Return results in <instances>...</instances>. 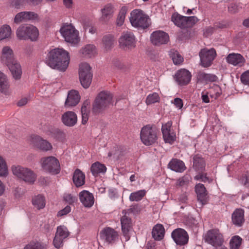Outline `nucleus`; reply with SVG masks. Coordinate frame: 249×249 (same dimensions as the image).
I'll return each mask as SVG.
<instances>
[{
  "instance_id": "a18cd8bd",
  "label": "nucleus",
  "mask_w": 249,
  "mask_h": 249,
  "mask_svg": "<svg viewBox=\"0 0 249 249\" xmlns=\"http://www.w3.org/2000/svg\"><path fill=\"white\" fill-rule=\"evenodd\" d=\"M55 234L65 239L69 236L70 233L66 227L60 226L57 227Z\"/></svg>"
},
{
  "instance_id": "dca6fc26",
  "label": "nucleus",
  "mask_w": 249,
  "mask_h": 249,
  "mask_svg": "<svg viewBox=\"0 0 249 249\" xmlns=\"http://www.w3.org/2000/svg\"><path fill=\"white\" fill-rule=\"evenodd\" d=\"M31 143L36 148L44 151L51 150L53 148L51 143L38 136H32Z\"/></svg>"
},
{
  "instance_id": "052dcab7",
  "label": "nucleus",
  "mask_w": 249,
  "mask_h": 249,
  "mask_svg": "<svg viewBox=\"0 0 249 249\" xmlns=\"http://www.w3.org/2000/svg\"><path fill=\"white\" fill-rule=\"evenodd\" d=\"M197 195V199L201 203L202 205L206 204L207 202V193L198 194Z\"/></svg>"
},
{
  "instance_id": "774afa93",
  "label": "nucleus",
  "mask_w": 249,
  "mask_h": 249,
  "mask_svg": "<svg viewBox=\"0 0 249 249\" xmlns=\"http://www.w3.org/2000/svg\"><path fill=\"white\" fill-rule=\"evenodd\" d=\"M114 66L118 69H123L124 68V64L119 61H116L114 63Z\"/></svg>"
},
{
  "instance_id": "f8f14e48",
  "label": "nucleus",
  "mask_w": 249,
  "mask_h": 249,
  "mask_svg": "<svg viewBox=\"0 0 249 249\" xmlns=\"http://www.w3.org/2000/svg\"><path fill=\"white\" fill-rule=\"evenodd\" d=\"M216 52L214 48L202 49L199 53L201 65L203 67H209L213 63L216 56Z\"/></svg>"
},
{
  "instance_id": "9b49d317",
  "label": "nucleus",
  "mask_w": 249,
  "mask_h": 249,
  "mask_svg": "<svg viewBox=\"0 0 249 249\" xmlns=\"http://www.w3.org/2000/svg\"><path fill=\"white\" fill-rule=\"evenodd\" d=\"M172 20L176 25L181 28L192 27L198 21L197 18L195 16L184 17L178 14H174Z\"/></svg>"
},
{
  "instance_id": "bf43d9fd",
  "label": "nucleus",
  "mask_w": 249,
  "mask_h": 249,
  "mask_svg": "<svg viewBox=\"0 0 249 249\" xmlns=\"http://www.w3.org/2000/svg\"><path fill=\"white\" fill-rule=\"evenodd\" d=\"M55 138L59 141H62L65 139L66 134L62 130H57L54 133Z\"/></svg>"
},
{
  "instance_id": "7ed1b4c3",
  "label": "nucleus",
  "mask_w": 249,
  "mask_h": 249,
  "mask_svg": "<svg viewBox=\"0 0 249 249\" xmlns=\"http://www.w3.org/2000/svg\"><path fill=\"white\" fill-rule=\"evenodd\" d=\"M113 95L107 91L100 92L96 97L92 107V112L94 114H99L108 107L113 104Z\"/></svg>"
},
{
  "instance_id": "8fccbe9b",
  "label": "nucleus",
  "mask_w": 249,
  "mask_h": 249,
  "mask_svg": "<svg viewBox=\"0 0 249 249\" xmlns=\"http://www.w3.org/2000/svg\"><path fill=\"white\" fill-rule=\"evenodd\" d=\"M125 14L126 11L125 8H122L120 11L117 19L116 23L117 25L120 26L123 25L125 19Z\"/></svg>"
},
{
  "instance_id": "ea45409f",
  "label": "nucleus",
  "mask_w": 249,
  "mask_h": 249,
  "mask_svg": "<svg viewBox=\"0 0 249 249\" xmlns=\"http://www.w3.org/2000/svg\"><path fill=\"white\" fill-rule=\"evenodd\" d=\"M26 168L18 165H14L11 167L12 172L14 176L21 179Z\"/></svg>"
},
{
  "instance_id": "423d86ee",
  "label": "nucleus",
  "mask_w": 249,
  "mask_h": 249,
  "mask_svg": "<svg viewBox=\"0 0 249 249\" xmlns=\"http://www.w3.org/2000/svg\"><path fill=\"white\" fill-rule=\"evenodd\" d=\"M140 139L142 143L146 146L155 144L158 140L156 128L150 124L143 126L140 132Z\"/></svg>"
},
{
  "instance_id": "b1692460",
  "label": "nucleus",
  "mask_w": 249,
  "mask_h": 249,
  "mask_svg": "<svg viewBox=\"0 0 249 249\" xmlns=\"http://www.w3.org/2000/svg\"><path fill=\"white\" fill-rule=\"evenodd\" d=\"M232 223L237 226H241L245 221L244 211L241 209H236L231 216Z\"/></svg>"
},
{
  "instance_id": "f03ea898",
  "label": "nucleus",
  "mask_w": 249,
  "mask_h": 249,
  "mask_svg": "<svg viewBox=\"0 0 249 249\" xmlns=\"http://www.w3.org/2000/svg\"><path fill=\"white\" fill-rule=\"evenodd\" d=\"M0 60L7 66L16 79L20 78L22 71L20 64L15 60L13 50L10 46H5L0 51Z\"/></svg>"
},
{
  "instance_id": "473e14b6",
  "label": "nucleus",
  "mask_w": 249,
  "mask_h": 249,
  "mask_svg": "<svg viewBox=\"0 0 249 249\" xmlns=\"http://www.w3.org/2000/svg\"><path fill=\"white\" fill-rule=\"evenodd\" d=\"M83 55L87 57H92L97 54V50L93 45L88 44L81 50Z\"/></svg>"
},
{
  "instance_id": "49530a36",
  "label": "nucleus",
  "mask_w": 249,
  "mask_h": 249,
  "mask_svg": "<svg viewBox=\"0 0 249 249\" xmlns=\"http://www.w3.org/2000/svg\"><path fill=\"white\" fill-rule=\"evenodd\" d=\"M159 100L160 97L158 94L155 92L151 94H149L147 97L145 102L147 105H150L158 102Z\"/></svg>"
},
{
  "instance_id": "a878e982",
  "label": "nucleus",
  "mask_w": 249,
  "mask_h": 249,
  "mask_svg": "<svg viewBox=\"0 0 249 249\" xmlns=\"http://www.w3.org/2000/svg\"><path fill=\"white\" fill-rule=\"evenodd\" d=\"M0 91L5 95L10 93V85L6 76L0 71Z\"/></svg>"
},
{
  "instance_id": "ddd939ff",
  "label": "nucleus",
  "mask_w": 249,
  "mask_h": 249,
  "mask_svg": "<svg viewBox=\"0 0 249 249\" xmlns=\"http://www.w3.org/2000/svg\"><path fill=\"white\" fill-rule=\"evenodd\" d=\"M119 45L124 50H130L136 46V40L134 35L131 32L124 33L119 38Z\"/></svg>"
},
{
  "instance_id": "5701e85b",
  "label": "nucleus",
  "mask_w": 249,
  "mask_h": 249,
  "mask_svg": "<svg viewBox=\"0 0 249 249\" xmlns=\"http://www.w3.org/2000/svg\"><path fill=\"white\" fill-rule=\"evenodd\" d=\"M101 233L105 240L109 243H114L118 238L119 236L118 232L110 227L105 228L102 231Z\"/></svg>"
},
{
  "instance_id": "c03bdc74",
  "label": "nucleus",
  "mask_w": 249,
  "mask_h": 249,
  "mask_svg": "<svg viewBox=\"0 0 249 249\" xmlns=\"http://www.w3.org/2000/svg\"><path fill=\"white\" fill-rule=\"evenodd\" d=\"M8 174V170L6 161L0 156V177H6Z\"/></svg>"
},
{
  "instance_id": "09e8293b",
  "label": "nucleus",
  "mask_w": 249,
  "mask_h": 249,
  "mask_svg": "<svg viewBox=\"0 0 249 249\" xmlns=\"http://www.w3.org/2000/svg\"><path fill=\"white\" fill-rule=\"evenodd\" d=\"M24 249H45V247L38 242L33 241L27 244Z\"/></svg>"
},
{
  "instance_id": "0e129e2a",
  "label": "nucleus",
  "mask_w": 249,
  "mask_h": 249,
  "mask_svg": "<svg viewBox=\"0 0 249 249\" xmlns=\"http://www.w3.org/2000/svg\"><path fill=\"white\" fill-rule=\"evenodd\" d=\"M127 211L129 213L137 214L140 212L141 209L138 205H135L131 206V207L127 210Z\"/></svg>"
},
{
  "instance_id": "c9c22d12",
  "label": "nucleus",
  "mask_w": 249,
  "mask_h": 249,
  "mask_svg": "<svg viewBox=\"0 0 249 249\" xmlns=\"http://www.w3.org/2000/svg\"><path fill=\"white\" fill-rule=\"evenodd\" d=\"M32 203L38 210L42 209L45 206L44 197L41 195L36 196L33 198Z\"/></svg>"
},
{
  "instance_id": "6e6d98bb",
  "label": "nucleus",
  "mask_w": 249,
  "mask_h": 249,
  "mask_svg": "<svg viewBox=\"0 0 249 249\" xmlns=\"http://www.w3.org/2000/svg\"><path fill=\"white\" fill-rule=\"evenodd\" d=\"M241 81L244 84L249 85V70L246 71L241 75Z\"/></svg>"
},
{
  "instance_id": "e433bc0d",
  "label": "nucleus",
  "mask_w": 249,
  "mask_h": 249,
  "mask_svg": "<svg viewBox=\"0 0 249 249\" xmlns=\"http://www.w3.org/2000/svg\"><path fill=\"white\" fill-rule=\"evenodd\" d=\"M124 155L122 149L117 146L113 147L108 153L109 157H112L116 160L120 159Z\"/></svg>"
},
{
  "instance_id": "a19ab883",
  "label": "nucleus",
  "mask_w": 249,
  "mask_h": 249,
  "mask_svg": "<svg viewBox=\"0 0 249 249\" xmlns=\"http://www.w3.org/2000/svg\"><path fill=\"white\" fill-rule=\"evenodd\" d=\"M114 38L111 35H107L104 36L103 43L106 50L110 49L113 45Z\"/></svg>"
},
{
  "instance_id": "4468645a",
  "label": "nucleus",
  "mask_w": 249,
  "mask_h": 249,
  "mask_svg": "<svg viewBox=\"0 0 249 249\" xmlns=\"http://www.w3.org/2000/svg\"><path fill=\"white\" fill-rule=\"evenodd\" d=\"M151 43L155 46L167 44L169 41L168 34L162 31L157 30L153 32L150 36Z\"/></svg>"
},
{
  "instance_id": "9d476101",
  "label": "nucleus",
  "mask_w": 249,
  "mask_h": 249,
  "mask_svg": "<svg viewBox=\"0 0 249 249\" xmlns=\"http://www.w3.org/2000/svg\"><path fill=\"white\" fill-rule=\"evenodd\" d=\"M204 239L206 242L215 248L221 247L224 242L223 234L217 229L208 231Z\"/></svg>"
},
{
  "instance_id": "69168bd1",
  "label": "nucleus",
  "mask_w": 249,
  "mask_h": 249,
  "mask_svg": "<svg viewBox=\"0 0 249 249\" xmlns=\"http://www.w3.org/2000/svg\"><path fill=\"white\" fill-rule=\"evenodd\" d=\"M173 103L174 105L179 109H181L183 105L182 100L179 98H176L174 99Z\"/></svg>"
},
{
  "instance_id": "72a5a7b5",
  "label": "nucleus",
  "mask_w": 249,
  "mask_h": 249,
  "mask_svg": "<svg viewBox=\"0 0 249 249\" xmlns=\"http://www.w3.org/2000/svg\"><path fill=\"white\" fill-rule=\"evenodd\" d=\"M193 166L196 170L202 171L205 167L204 160L198 155H195L193 158Z\"/></svg>"
},
{
  "instance_id": "2eb2a0df",
  "label": "nucleus",
  "mask_w": 249,
  "mask_h": 249,
  "mask_svg": "<svg viewBox=\"0 0 249 249\" xmlns=\"http://www.w3.org/2000/svg\"><path fill=\"white\" fill-rule=\"evenodd\" d=\"M172 237L177 244L182 246L188 242L189 236L187 232L183 229L178 228L174 230Z\"/></svg>"
},
{
  "instance_id": "de8ad7c7",
  "label": "nucleus",
  "mask_w": 249,
  "mask_h": 249,
  "mask_svg": "<svg viewBox=\"0 0 249 249\" xmlns=\"http://www.w3.org/2000/svg\"><path fill=\"white\" fill-rule=\"evenodd\" d=\"M200 78L206 82H214L216 81L217 78L213 74H208L205 73H201L199 75Z\"/></svg>"
},
{
  "instance_id": "f257e3e1",
  "label": "nucleus",
  "mask_w": 249,
  "mask_h": 249,
  "mask_svg": "<svg viewBox=\"0 0 249 249\" xmlns=\"http://www.w3.org/2000/svg\"><path fill=\"white\" fill-rule=\"evenodd\" d=\"M70 62L69 53L63 49L55 48L50 51L47 63L53 69L65 71Z\"/></svg>"
},
{
  "instance_id": "bb28decb",
  "label": "nucleus",
  "mask_w": 249,
  "mask_h": 249,
  "mask_svg": "<svg viewBox=\"0 0 249 249\" xmlns=\"http://www.w3.org/2000/svg\"><path fill=\"white\" fill-rule=\"evenodd\" d=\"M90 101L86 100L83 102L81 107L82 123L83 124H86L88 121L90 112Z\"/></svg>"
},
{
  "instance_id": "39448f33",
  "label": "nucleus",
  "mask_w": 249,
  "mask_h": 249,
  "mask_svg": "<svg viewBox=\"0 0 249 249\" xmlns=\"http://www.w3.org/2000/svg\"><path fill=\"white\" fill-rule=\"evenodd\" d=\"M130 21L134 27L147 28L150 25L149 17L142 10L135 9L130 13Z\"/></svg>"
},
{
  "instance_id": "37998d69",
  "label": "nucleus",
  "mask_w": 249,
  "mask_h": 249,
  "mask_svg": "<svg viewBox=\"0 0 249 249\" xmlns=\"http://www.w3.org/2000/svg\"><path fill=\"white\" fill-rule=\"evenodd\" d=\"M242 241V238L239 236L232 237L230 242L231 249H239Z\"/></svg>"
},
{
  "instance_id": "603ef678",
  "label": "nucleus",
  "mask_w": 249,
  "mask_h": 249,
  "mask_svg": "<svg viewBox=\"0 0 249 249\" xmlns=\"http://www.w3.org/2000/svg\"><path fill=\"white\" fill-rule=\"evenodd\" d=\"M189 182V179L187 177L184 176L179 178L177 182L176 186L180 187L187 185Z\"/></svg>"
},
{
  "instance_id": "79ce46f5",
  "label": "nucleus",
  "mask_w": 249,
  "mask_h": 249,
  "mask_svg": "<svg viewBox=\"0 0 249 249\" xmlns=\"http://www.w3.org/2000/svg\"><path fill=\"white\" fill-rule=\"evenodd\" d=\"M145 195L144 190H140L131 193L129 196V199L131 201H138L141 200Z\"/></svg>"
},
{
  "instance_id": "cd10ccee",
  "label": "nucleus",
  "mask_w": 249,
  "mask_h": 249,
  "mask_svg": "<svg viewBox=\"0 0 249 249\" xmlns=\"http://www.w3.org/2000/svg\"><path fill=\"white\" fill-rule=\"evenodd\" d=\"M168 166L171 170L177 172L181 173L186 169L184 163L177 159H172L170 161Z\"/></svg>"
},
{
  "instance_id": "58836bf2",
  "label": "nucleus",
  "mask_w": 249,
  "mask_h": 249,
  "mask_svg": "<svg viewBox=\"0 0 249 249\" xmlns=\"http://www.w3.org/2000/svg\"><path fill=\"white\" fill-rule=\"evenodd\" d=\"M170 55L175 65H180L183 62V57L177 51L172 50L170 51Z\"/></svg>"
},
{
  "instance_id": "c85d7f7f",
  "label": "nucleus",
  "mask_w": 249,
  "mask_h": 249,
  "mask_svg": "<svg viewBox=\"0 0 249 249\" xmlns=\"http://www.w3.org/2000/svg\"><path fill=\"white\" fill-rule=\"evenodd\" d=\"M85 174L79 169L75 170L73 175V181L76 187H80L85 183Z\"/></svg>"
},
{
  "instance_id": "7c9ffc66",
  "label": "nucleus",
  "mask_w": 249,
  "mask_h": 249,
  "mask_svg": "<svg viewBox=\"0 0 249 249\" xmlns=\"http://www.w3.org/2000/svg\"><path fill=\"white\" fill-rule=\"evenodd\" d=\"M12 32L9 25L5 24L0 28V41L11 38Z\"/></svg>"
},
{
  "instance_id": "f704fd0d",
  "label": "nucleus",
  "mask_w": 249,
  "mask_h": 249,
  "mask_svg": "<svg viewBox=\"0 0 249 249\" xmlns=\"http://www.w3.org/2000/svg\"><path fill=\"white\" fill-rule=\"evenodd\" d=\"M106 170V166L98 161L93 163L90 168L92 174L95 176H97L99 174L105 173Z\"/></svg>"
},
{
  "instance_id": "5fc2aeb1",
  "label": "nucleus",
  "mask_w": 249,
  "mask_h": 249,
  "mask_svg": "<svg viewBox=\"0 0 249 249\" xmlns=\"http://www.w3.org/2000/svg\"><path fill=\"white\" fill-rule=\"evenodd\" d=\"M63 238H61L55 234L53 241V243L55 247L57 249L61 248L63 245Z\"/></svg>"
},
{
  "instance_id": "c756f323",
  "label": "nucleus",
  "mask_w": 249,
  "mask_h": 249,
  "mask_svg": "<svg viewBox=\"0 0 249 249\" xmlns=\"http://www.w3.org/2000/svg\"><path fill=\"white\" fill-rule=\"evenodd\" d=\"M164 228L161 224H157L153 229L152 234V237L156 240H161L164 235Z\"/></svg>"
},
{
  "instance_id": "393cba45",
  "label": "nucleus",
  "mask_w": 249,
  "mask_h": 249,
  "mask_svg": "<svg viewBox=\"0 0 249 249\" xmlns=\"http://www.w3.org/2000/svg\"><path fill=\"white\" fill-rule=\"evenodd\" d=\"M226 61L228 63L234 66H242L244 63L245 59L240 54L232 53L227 56Z\"/></svg>"
},
{
  "instance_id": "680f3d73",
  "label": "nucleus",
  "mask_w": 249,
  "mask_h": 249,
  "mask_svg": "<svg viewBox=\"0 0 249 249\" xmlns=\"http://www.w3.org/2000/svg\"><path fill=\"white\" fill-rule=\"evenodd\" d=\"M195 179L196 180H201L203 182H206L209 180V178L207 177V174L204 173H201L196 175L195 177Z\"/></svg>"
},
{
  "instance_id": "4c0bfd02",
  "label": "nucleus",
  "mask_w": 249,
  "mask_h": 249,
  "mask_svg": "<svg viewBox=\"0 0 249 249\" xmlns=\"http://www.w3.org/2000/svg\"><path fill=\"white\" fill-rule=\"evenodd\" d=\"M112 12V8L110 5H107L105 6L102 9L101 20L104 22L108 21L111 17Z\"/></svg>"
},
{
  "instance_id": "3c124183",
  "label": "nucleus",
  "mask_w": 249,
  "mask_h": 249,
  "mask_svg": "<svg viewBox=\"0 0 249 249\" xmlns=\"http://www.w3.org/2000/svg\"><path fill=\"white\" fill-rule=\"evenodd\" d=\"M64 200L70 205H71L77 201V197L71 194H65L63 196Z\"/></svg>"
},
{
  "instance_id": "aec40b11",
  "label": "nucleus",
  "mask_w": 249,
  "mask_h": 249,
  "mask_svg": "<svg viewBox=\"0 0 249 249\" xmlns=\"http://www.w3.org/2000/svg\"><path fill=\"white\" fill-rule=\"evenodd\" d=\"M176 79L180 85H186L190 82L191 79V73L185 69L178 71L176 74Z\"/></svg>"
},
{
  "instance_id": "412c9836",
  "label": "nucleus",
  "mask_w": 249,
  "mask_h": 249,
  "mask_svg": "<svg viewBox=\"0 0 249 249\" xmlns=\"http://www.w3.org/2000/svg\"><path fill=\"white\" fill-rule=\"evenodd\" d=\"M61 121L65 125L71 127L77 123V116L75 112L68 111L62 115Z\"/></svg>"
},
{
  "instance_id": "6ab92c4d",
  "label": "nucleus",
  "mask_w": 249,
  "mask_h": 249,
  "mask_svg": "<svg viewBox=\"0 0 249 249\" xmlns=\"http://www.w3.org/2000/svg\"><path fill=\"white\" fill-rule=\"evenodd\" d=\"M172 124L171 122H168L162 126L161 128L164 140L166 142L170 143H172L176 139V135L171 131Z\"/></svg>"
},
{
  "instance_id": "13d9d810",
  "label": "nucleus",
  "mask_w": 249,
  "mask_h": 249,
  "mask_svg": "<svg viewBox=\"0 0 249 249\" xmlns=\"http://www.w3.org/2000/svg\"><path fill=\"white\" fill-rule=\"evenodd\" d=\"M196 192L197 195L206 193V190L204 185L199 183L196 186Z\"/></svg>"
},
{
  "instance_id": "4d7b16f0",
  "label": "nucleus",
  "mask_w": 249,
  "mask_h": 249,
  "mask_svg": "<svg viewBox=\"0 0 249 249\" xmlns=\"http://www.w3.org/2000/svg\"><path fill=\"white\" fill-rule=\"evenodd\" d=\"M24 16H25V19L27 20L37 19L38 16L37 14L33 12H24Z\"/></svg>"
},
{
  "instance_id": "338daca9",
  "label": "nucleus",
  "mask_w": 249,
  "mask_h": 249,
  "mask_svg": "<svg viewBox=\"0 0 249 249\" xmlns=\"http://www.w3.org/2000/svg\"><path fill=\"white\" fill-rule=\"evenodd\" d=\"M229 11L231 13H236L238 10V7L235 4H231L228 7Z\"/></svg>"
},
{
  "instance_id": "4be33fe9",
  "label": "nucleus",
  "mask_w": 249,
  "mask_h": 249,
  "mask_svg": "<svg viewBox=\"0 0 249 249\" xmlns=\"http://www.w3.org/2000/svg\"><path fill=\"white\" fill-rule=\"evenodd\" d=\"M80 100V96L78 92L75 90H71L68 93L65 103L66 107H74L77 105Z\"/></svg>"
},
{
  "instance_id": "2f4dec72",
  "label": "nucleus",
  "mask_w": 249,
  "mask_h": 249,
  "mask_svg": "<svg viewBox=\"0 0 249 249\" xmlns=\"http://www.w3.org/2000/svg\"><path fill=\"white\" fill-rule=\"evenodd\" d=\"M36 178V174L30 169L26 168L21 179L27 183L32 184L34 183Z\"/></svg>"
},
{
  "instance_id": "864d4df0",
  "label": "nucleus",
  "mask_w": 249,
  "mask_h": 249,
  "mask_svg": "<svg viewBox=\"0 0 249 249\" xmlns=\"http://www.w3.org/2000/svg\"><path fill=\"white\" fill-rule=\"evenodd\" d=\"M24 12H21L17 14L14 18V22L16 23H19L21 22L26 21Z\"/></svg>"
},
{
  "instance_id": "0eeeda50",
  "label": "nucleus",
  "mask_w": 249,
  "mask_h": 249,
  "mask_svg": "<svg viewBox=\"0 0 249 249\" xmlns=\"http://www.w3.org/2000/svg\"><path fill=\"white\" fill-rule=\"evenodd\" d=\"M41 162L43 169L46 172L53 175L57 174L60 172L59 162L55 157L50 156L42 158Z\"/></svg>"
},
{
  "instance_id": "1a4fd4ad",
  "label": "nucleus",
  "mask_w": 249,
  "mask_h": 249,
  "mask_svg": "<svg viewBox=\"0 0 249 249\" xmlns=\"http://www.w3.org/2000/svg\"><path fill=\"white\" fill-rule=\"evenodd\" d=\"M60 33L68 42L75 44L79 40L78 31L71 24L63 25L60 29Z\"/></svg>"
},
{
  "instance_id": "f3484780",
  "label": "nucleus",
  "mask_w": 249,
  "mask_h": 249,
  "mask_svg": "<svg viewBox=\"0 0 249 249\" xmlns=\"http://www.w3.org/2000/svg\"><path fill=\"white\" fill-rule=\"evenodd\" d=\"M122 213L124 215L121 218L122 231L123 235L127 240L129 239L128 232L132 227V222L131 219L126 215V210H123Z\"/></svg>"
},
{
  "instance_id": "20e7f679",
  "label": "nucleus",
  "mask_w": 249,
  "mask_h": 249,
  "mask_svg": "<svg viewBox=\"0 0 249 249\" xmlns=\"http://www.w3.org/2000/svg\"><path fill=\"white\" fill-rule=\"evenodd\" d=\"M16 36L19 40L30 39L32 41H36L39 36L38 29L34 26L29 24L20 25L16 31Z\"/></svg>"
},
{
  "instance_id": "a211bd4d",
  "label": "nucleus",
  "mask_w": 249,
  "mask_h": 249,
  "mask_svg": "<svg viewBox=\"0 0 249 249\" xmlns=\"http://www.w3.org/2000/svg\"><path fill=\"white\" fill-rule=\"evenodd\" d=\"M79 198L80 202L85 207L90 208L94 204L93 195L88 191L83 190L80 192Z\"/></svg>"
},
{
  "instance_id": "e2e57ef3",
  "label": "nucleus",
  "mask_w": 249,
  "mask_h": 249,
  "mask_svg": "<svg viewBox=\"0 0 249 249\" xmlns=\"http://www.w3.org/2000/svg\"><path fill=\"white\" fill-rule=\"evenodd\" d=\"M71 208L69 206H67L63 210L58 212L57 216H61L67 214L71 212Z\"/></svg>"
},
{
  "instance_id": "6e6552de",
  "label": "nucleus",
  "mask_w": 249,
  "mask_h": 249,
  "mask_svg": "<svg viewBox=\"0 0 249 249\" xmlns=\"http://www.w3.org/2000/svg\"><path fill=\"white\" fill-rule=\"evenodd\" d=\"M79 76L80 83L84 88L89 87L92 78L91 67L86 63H81L79 66Z\"/></svg>"
}]
</instances>
